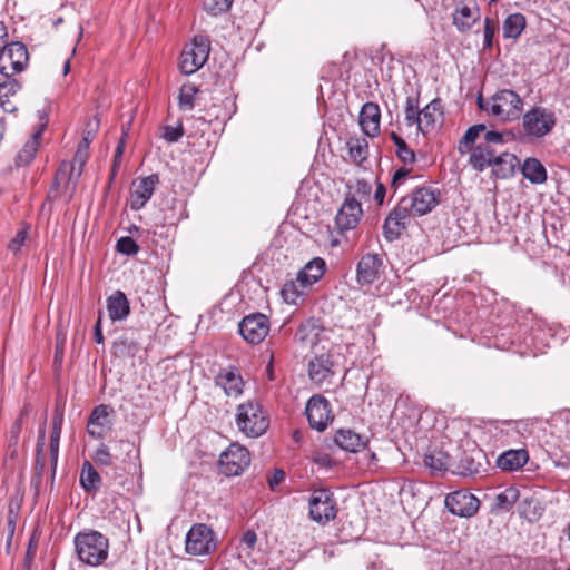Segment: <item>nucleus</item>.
Instances as JSON below:
<instances>
[{"label": "nucleus", "mask_w": 570, "mask_h": 570, "mask_svg": "<svg viewBox=\"0 0 570 570\" xmlns=\"http://www.w3.org/2000/svg\"><path fill=\"white\" fill-rule=\"evenodd\" d=\"M61 180H66L67 184L69 183V178H67V173H66V170H62V169L58 170L56 174L55 181H53V188H58Z\"/></svg>", "instance_id": "64"}, {"label": "nucleus", "mask_w": 570, "mask_h": 570, "mask_svg": "<svg viewBox=\"0 0 570 570\" xmlns=\"http://www.w3.org/2000/svg\"><path fill=\"white\" fill-rule=\"evenodd\" d=\"M249 464V451L238 443H232L219 456V470L226 476L240 475Z\"/></svg>", "instance_id": "8"}, {"label": "nucleus", "mask_w": 570, "mask_h": 570, "mask_svg": "<svg viewBox=\"0 0 570 570\" xmlns=\"http://www.w3.org/2000/svg\"><path fill=\"white\" fill-rule=\"evenodd\" d=\"M411 169L406 167L399 168L392 177L391 186L394 190L410 176Z\"/></svg>", "instance_id": "56"}, {"label": "nucleus", "mask_w": 570, "mask_h": 570, "mask_svg": "<svg viewBox=\"0 0 570 570\" xmlns=\"http://www.w3.org/2000/svg\"><path fill=\"white\" fill-rule=\"evenodd\" d=\"M116 248L125 255H135L139 252V246L131 237H121L117 240Z\"/></svg>", "instance_id": "48"}, {"label": "nucleus", "mask_w": 570, "mask_h": 570, "mask_svg": "<svg viewBox=\"0 0 570 570\" xmlns=\"http://www.w3.org/2000/svg\"><path fill=\"white\" fill-rule=\"evenodd\" d=\"M450 456L442 451H433L424 455V464L432 473L448 469Z\"/></svg>", "instance_id": "41"}, {"label": "nucleus", "mask_w": 570, "mask_h": 570, "mask_svg": "<svg viewBox=\"0 0 570 570\" xmlns=\"http://www.w3.org/2000/svg\"><path fill=\"white\" fill-rule=\"evenodd\" d=\"M308 504L311 519L320 524H326L337 515L336 500L327 489L314 490Z\"/></svg>", "instance_id": "7"}, {"label": "nucleus", "mask_w": 570, "mask_h": 570, "mask_svg": "<svg viewBox=\"0 0 570 570\" xmlns=\"http://www.w3.org/2000/svg\"><path fill=\"white\" fill-rule=\"evenodd\" d=\"M420 116V131L423 135H426L435 128L436 122L441 117V112H439V101L433 100L429 105H426L421 110Z\"/></svg>", "instance_id": "34"}, {"label": "nucleus", "mask_w": 570, "mask_h": 570, "mask_svg": "<svg viewBox=\"0 0 570 570\" xmlns=\"http://www.w3.org/2000/svg\"><path fill=\"white\" fill-rule=\"evenodd\" d=\"M382 271V257L379 254L367 253L357 263L356 282L361 286L371 285L379 279Z\"/></svg>", "instance_id": "15"}, {"label": "nucleus", "mask_w": 570, "mask_h": 570, "mask_svg": "<svg viewBox=\"0 0 570 570\" xmlns=\"http://www.w3.org/2000/svg\"><path fill=\"white\" fill-rule=\"evenodd\" d=\"M28 59L27 47L22 42H11L0 52V72L3 76H13L21 72Z\"/></svg>", "instance_id": "10"}, {"label": "nucleus", "mask_w": 570, "mask_h": 570, "mask_svg": "<svg viewBox=\"0 0 570 570\" xmlns=\"http://www.w3.org/2000/svg\"><path fill=\"white\" fill-rule=\"evenodd\" d=\"M371 193H372L371 183H368L364 179L356 180L355 186H354V196L353 197L356 196L362 199H366L371 196Z\"/></svg>", "instance_id": "55"}, {"label": "nucleus", "mask_w": 570, "mask_h": 570, "mask_svg": "<svg viewBox=\"0 0 570 570\" xmlns=\"http://www.w3.org/2000/svg\"><path fill=\"white\" fill-rule=\"evenodd\" d=\"M210 52V40L208 37L197 35L193 41L185 46L179 67L183 73L191 75L199 70L207 61Z\"/></svg>", "instance_id": "5"}, {"label": "nucleus", "mask_w": 570, "mask_h": 570, "mask_svg": "<svg viewBox=\"0 0 570 570\" xmlns=\"http://www.w3.org/2000/svg\"><path fill=\"white\" fill-rule=\"evenodd\" d=\"M98 128H99V119L97 117H94L92 119H90L87 122L86 128L83 129V132H82V139L78 145V149H77V153L75 156L76 160H79L80 164H83L86 161L87 149L89 148L90 142L95 138L96 132L98 131Z\"/></svg>", "instance_id": "33"}, {"label": "nucleus", "mask_w": 570, "mask_h": 570, "mask_svg": "<svg viewBox=\"0 0 570 570\" xmlns=\"http://www.w3.org/2000/svg\"><path fill=\"white\" fill-rule=\"evenodd\" d=\"M22 425L20 423H13L11 431H10V444L17 445L19 442V435L21 432Z\"/></svg>", "instance_id": "61"}, {"label": "nucleus", "mask_w": 570, "mask_h": 570, "mask_svg": "<svg viewBox=\"0 0 570 570\" xmlns=\"http://www.w3.org/2000/svg\"><path fill=\"white\" fill-rule=\"evenodd\" d=\"M522 174L532 184H543L547 180V170L537 158H527L524 160Z\"/></svg>", "instance_id": "37"}, {"label": "nucleus", "mask_w": 570, "mask_h": 570, "mask_svg": "<svg viewBox=\"0 0 570 570\" xmlns=\"http://www.w3.org/2000/svg\"><path fill=\"white\" fill-rule=\"evenodd\" d=\"M107 311L114 322L122 321L129 315L130 305L124 292L116 291L107 298Z\"/></svg>", "instance_id": "28"}, {"label": "nucleus", "mask_w": 570, "mask_h": 570, "mask_svg": "<svg viewBox=\"0 0 570 570\" xmlns=\"http://www.w3.org/2000/svg\"><path fill=\"white\" fill-rule=\"evenodd\" d=\"M529 461L528 451L524 449L508 450L499 455L497 459V465L502 471H517L524 466Z\"/></svg>", "instance_id": "27"}, {"label": "nucleus", "mask_w": 570, "mask_h": 570, "mask_svg": "<svg viewBox=\"0 0 570 570\" xmlns=\"http://www.w3.org/2000/svg\"><path fill=\"white\" fill-rule=\"evenodd\" d=\"M325 268V261L321 257H315L298 272V281L311 287L322 278Z\"/></svg>", "instance_id": "29"}, {"label": "nucleus", "mask_w": 570, "mask_h": 570, "mask_svg": "<svg viewBox=\"0 0 570 570\" xmlns=\"http://www.w3.org/2000/svg\"><path fill=\"white\" fill-rule=\"evenodd\" d=\"M362 216L361 203L355 197H346L336 214L335 223L340 232L350 230L358 225Z\"/></svg>", "instance_id": "17"}, {"label": "nucleus", "mask_w": 570, "mask_h": 570, "mask_svg": "<svg viewBox=\"0 0 570 570\" xmlns=\"http://www.w3.org/2000/svg\"><path fill=\"white\" fill-rule=\"evenodd\" d=\"M333 366L334 364L330 354L316 355L308 364L309 379L318 386L331 384L334 376Z\"/></svg>", "instance_id": "19"}, {"label": "nucleus", "mask_w": 570, "mask_h": 570, "mask_svg": "<svg viewBox=\"0 0 570 570\" xmlns=\"http://www.w3.org/2000/svg\"><path fill=\"white\" fill-rule=\"evenodd\" d=\"M45 441H46V419L43 420L42 424L39 428L38 440H37V445H36L37 464H40L41 468L45 464L41 461L42 460V454H43Z\"/></svg>", "instance_id": "54"}, {"label": "nucleus", "mask_w": 570, "mask_h": 570, "mask_svg": "<svg viewBox=\"0 0 570 570\" xmlns=\"http://www.w3.org/2000/svg\"><path fill=\"white\" fill-rule=\"evenodd\" d=\"M233 0H203V8L206 12L218 16L232 7Z\"/></svg>", "instance_id": "47"}, {"label": "nucleus", "mask_w": 570, "mask_h": 570, "mask_svg": "<svg viewBox=\"0 0 570 570\" xmlns=\"http://www.w3.org/2000/svg\"><path fill=\"white\" fill-rule=\"evenodd\" d=\"M41 136H42V128H39L26 141L23 147L17 154V157H16L17 166H26V165H29L33 160V158L36 157V154L38 151L39 141L41 139Z\"/></svg>", "instance_id": "30"}, {"label": "nucleus", "mask_w": 570, "mask_h": 570, "mask_svg": "<svg viewBox=\"0 0 570 570\" xmlns=\"http://www.w3.org/2000/svg\"><path fill=\"white\" fill-rule=\"evenodd\" d=\"M114 350L117 355H135L138 350V344L128 337H120L114 343Z\"/></svg>", "instance_id": "46"}, {"label": "nucleus", "mask_w": 570, "mask_h": 570, "mask_svg": "<svg viewBox=\"0 0 570 570\" xmlns=\"http://www.w3.org/2000/svg\"><path fill=\"white\" fill-rule=\"evenodd\" d=\"M217 386L229 397H238L243 393L244 381L236 368H224L215 377Z\"/></svg>", "instance_id": "21"}, {"label": "nucleus", "mask_w": 570, "mask_h": 570, "mask_svg": "<svg viewBox=\"0 0 570 570\" xmlns=\"http://www.w3.org/2000/svg\"><path fill=\"white\" fill-rule=\"evenodd\" d=\"M257 541V535L254 531L248 530L242 535V542L249 549H253Z\"/></svg>", "instance_id": "60"}, {"label": "nucleus", "mask_w": 570, "mask_h": 570, "mask_svg": "<svg viewBox=\"0 0 570 570\" xmlns=\"http://www.w3.org/2000/svg\"><path fill=\"white\" fill-rule=\"evenodd\" d=\"M27 239V230L26 229H21L19 230L16 236L13 237V239L10 242L9 244V248L13 252V253H17L20 250V248L22 247V245L24 244Z\"/></svg>", "instance_id": "58"}, {"label": "nucleus", "mask_w": 570, "mask_h": 570, "mask_svg": "<svg viewBox=\"0 0 570 570\" xmlns=\"http://www.w3.org/2000/svg\"><path fill=\"white\" fill-rule=\"evenodd\" d=\"M305 412L309 426L320 432L333 421L331 404L321 395H314L307 401Z\"/></svg>", "instance_id": "12"}, {"label": "nucleus", "mask_w": 570, "mask_h": 570, "mask_svg": "<svg viewBox=\"0 0 570 570\" xmlns=\"http://www.w3.org/2000/svg\"><path fill=\"white\" fill-rule=\"evenodd\" d=\"M525 28V18L522 13L509 14L503 21V37L518 38Z\"/></svg>", "instance_id": "39"}, {"label": "nucleus", "mask_w": 570, "mask_h": 570, "mask_svg": "<svg viewBox=\"0 0 570 570\" xmlns=\"http://www.w3.org/2000/svg\"><path fill=\"white\" fill-rule=\"evenodd\" d=\"M519 160L515 155L500 151L495 158L494 164L491 166V175L494 179H507L512 177Z\"/></svg>", "instance_id": "26"}, {"label": "nucleus", "mask_w": 570, "mask_h": 570, "mask_svg": "<svg viewBox=\"0 0 570 570\" xmlns=\"http://www.w3.org/2000/svg\"><path fill=\"white\" fill-rule=\"evenodd\" d=\"M114 410L105 404L96 406L87 423V432L94 439H104L112 429Z\"/></svg>", "instance_id": "14"}, {"label": "nucleus", "mask_w": 570, "mask_h": 570, "mask_svg": "<svg viewBox=\"0 0 570 570\" xmlns=\"http://www.w3.org/2000/svg\"><path fill=\"white\" fill-rule=\"evenodd\" d=\"M78 559L90 567L105 563L109 556V540L96 530H86L76 534L73 539Z\"/></svg>", "instance_id": "1"}, {"label": "nucleus", "mask_w": 570, "mask_h": 570, "mask_svg": "<svg viewBox=\"0 0 570 570\" xmlns=\"http://www.w3.org/2000/svg\"><path fill=\"white\" fill-rule=\"evenodd\" d=\"M4 77L6 80L0 83V107L3 108L4 111L12 112L16 110V107L10 102L9 98L14 96L21 86L13 76Z\"/></svg>", "instance_id": "36"}, {"label": "nucleus", "mask_w": 570, "mask_h": 570, "mask_svg": "<svg viewBox=\"0 0 570 570\" xmlns=\"http://www.w3.org/2000/svg\"><path fill=\"white\" fill-rule=\"evenodd\" d=\"M519 499V490L510 487L504 491L500 492L495 497V509L500 511H509Z\"/></svg>", "instance_id": "44"}, {"label": "nucleus", "mask_w": 570, "mask_h": 570, "mask_svg": "<svg viewBox=\"0 0 570 570\" xmlns=\"http://www.w3.org/2000/svg\"><path fill=\"white\" fill-rule=\"evenodd\" d=\"M413 216L400 199L395 208L387 215L383 225V234L386 240L393 242L400 237L406 228L409 217Z\"/></svg>", "instance_id": "16"}, {"label": "nucleus", "mask_w": 570, "mask_h": 570, "mask_svg": "<svg viewBox=\"0 0 570 570\" xmlns=\"http://www.w3.org/2000/svg\"><path fill=\"white\" fill-rule=\"evenodd\" d=\"M381 110L377 104L366 102L360 112V126L368 137H376L381 131Z\"/></svg>", "instance_id": "20"}, {"label": "nucleus", "mask_w": 570, "mask_h": 570, "mask_svg": "<svg viewBox=\"0 0 570 570\" xmlns=\"http://www.w3.org/2000/svg\"><path fill=\"white\" fill-rule=\"evenodd\" d=\"M307 288L308 287L304 283L298 281L297 276L296 279L287 281L283 285L281 295L287 304L296 305L301 299H303Z\"/></svg>", "instance_id": "38"}, {"label": "nucleus", "mask_w": 570, "mask_h": 570, "mask_svg": "<svg viewBox=\"0 0 570 570\" xmlns=\"http://www.w3.org/2000/svg\"><path fill=\"white\" fill-rule=\"evenodd\" d=\"M421 111L419 110V104L417 100L407 97L406 104H405V120L407 126H414L416 125L417 130L420 131V116Z\"/></svg>", "instance_id": "45"}, {"label": "nucleus", "mask_w": 570, "mask_h": 570, "mask_svg": "<svg viewBox=\"0 0 570 570\" xmlns=\"http://www.w3.org/2000/svg\"><path fill=\"white\" fill-rule=\"evenodd\" d=\"M236 426L248 438L263 435L269 426V417L262 404L254 400L240 403L236 409Z\"/></svg>", "instance_id": "2"}, {"label": "nucleus", "mask_w": 570, "mask_h": 570, "mask_svg": "<svg viewBox=\"0 0 570 570\" xmlns=\"http://www.w3.org/2000/svg\"><path fill=\"white\" fill-rule=\"evenodd\" d=\"M94 460L100 465L110 466L114 462V458L110 453L109 448L101 443L95 451Z\"/></svg>", "instance_id": "49"}, {"label": "nucleus", "mask_w": 570, "mask_h": 570, "mask_svg": "<svg viewBox=\"0 0 570 570\" xmlns=\"http://www.w3.org/2000/svg\"><path fill=\"white\" fill-rule=\"evenodd\" d=\"M184 136V127L179 124L176 127H164L163 138L168 142H176Z\"/></svg>", "instance_id": "53"}, {"label": "nucleus", "mask_w": 570, "mask_h": 570, "mask_svg": "<svg viewBox=\"0 0 570 570\" xmlns=\"http://www.w3.org/2000/svg\"><path fill=\"white\" fill-rule=\"evenodd\" d=\"M334 441L342 450L356 453L364 450L367 445V439L350 429L336 431Z\"/></svg>", "instance_id": "23"}, {"label": "nucleus", "mask_w": 570, "mask_h": 570, "mask_svg": "<svg viewBox=\"0 0 570 570\" xmlns=\"http://www.w3.org/2000/svg\"><path fill=\"white\" fill-rule=\"evenodd\" d=\"M468 153L470 154L469 164L478 171H483L491 167L499 154L495 147H489L481 141Z\"/></svg>", "instance_id": "22"}, {"label": "nucleus", "mask_w": 570, "mask_h": 570, "mask_svg": "<svg viewBox=\"0 0 570 570\" xmlns=\"http://www.w3.org/2000/svg\"><path fill=\"white\" fill-rule=\"evenodd\" d=\"M346 147L348 150L350 158L355 164H362L367 159L368 156V142L365 137L351 136L346 140Z\"/></svg>", "instance_id": "32"}, {"label": "nucleus", "mask_w": 570, "mask_h": 570, "mask_svg": "<svg viewBox=\"0 0 570 570\" xmlns=\"http://www.w3.org/2000/svg\"><path fill=\"white\" fill-rule=\"evenodd\" d=\"M385 194V186L382 183L376 181V189L374 191L373 199L377 203V205H382L384 203Z\"/></svg>", "instance_id": "59"}, {"label": "nucleus", "mask_w": 570, "mask_h": 570, "mask_svg": "<svg viewBox=\"0 0 570 570\" xmlns=\"http://www.w3.org/2000/svg\"><path fill=\"white\" fill-rule=\"evenodd\" d=\"M557 125L556 114L542 106H534L522 117L523 132L531 138H543L549 135Z\"/></svg>", "instance_id": "4"}, {"label": "nucleus", "mask_w": 570, "mask_h": 570, "mask_svg": "<svg viewBox=\"0 0 570 570\" xmlns=\"http://www.w3.org/2000/svg\"><path fill=\"white\" fill-rule=\"evenodd\" d=\"M479 106L500 120L513 121L522 114L523 100L515 91L503 89L495 92L487 104L479 98Z\"/></svg>", "instance_id": "3"}, {"label": "nucleus", "mask_w": 570, "mask_h": 570, "mask_svg": "<svg viewBox=\"0 0 570 570\" xmlns=\"http://www.w3.org/2000/svg\"><path fill=\"white\" fill-rule=\"evenodd\" d=\"M31 413V406L29 404H26L22 410L20 411V414L18 416V419L16 420V423H20L21 425L23 424V421L29 417Z\"/></svg>", "instance_id": "63"}, {"label": "nucleus", "mask_w": 570, "mask_h": 570, "mask_svg": "<svg viewBox=\"0 0 570 570\" xmlns=\"http://www.w3.org/2000/svg\"><path fill=\"white\" fill-rule=\"evenodd\" d=\"M481 142L489 147H495L498 145H503L505 142V139L503 132L495 130H485L483 140Z\"/></svg>", "instance_id": "52"}, {"label": "nucleus", "mask_w": 570, "mask_h": 570, "mask_svg": "<svg viewBox=\"0 0 570 570\" xmlns=\"http://www.w3.org/2000/svg\"><path fill=\"white\" fill-rule=\"evenodd\" d=\"M79 482L83 490L89 493H95L100 488L101 478L89 461L82 464Z\"/></svg>", "instance_id": "35"}, {"label": "nucleus", "mask_w": 570, "mask_h": 570, "mask_svg": "<svg viewBox=\"0 0 570 570\" xmlns=\"http://www.w3.org/2000/svg\"><path fill=\"white\" fill-rule=\"evenodd\" d=\"M321 328L314 321H306L299 325L295 340L305 346L313 347L320 341Z\"/></svg>", "instance_id": "31"}, {"label": "nucleus", "mask_w": 570, "mask_h": 570, "mask_svg": "<svg viewBox=\"0 0 570 570\" xmlns=\"http://www.w3.org/2000/svg\"><path fill=\"white\" fill-rule=\"evenodd\" d=\"M63 425V409L59 405L56 406L52 416V431L50 435V461L51 469L55 472L59 455V443Z\"/></svg>", "instance_id": "24"}, {"label": "nucleus", "mask_w": 570, "mask_h": 570, "mask_svg": "<svg viewBox=\"0 0 570 570\" xmlns=\"http://www.w3.org/2000/svg\"><path fill=\"white\" fill-rule=\"evenodd\" d=\"M94 338L97 344L104 343V335H102V328H101V316L98 317V320L95 324Z\"/></svg>", "instance_id": "62"}, {"label": "nucleus", "mask_w": 570, "mask_h": 570, "mask_svg": "<svg viewBox=\"0 0 570 570\" xmlns=\"http://www.w3.org/2000/svg\"><path fill=\"white\" fill-rule=\"evenodd\" d=\"M498 26L497 22L490 18H485L484 20V39H483V49H491L493 45V37L497 32Z\"/></svg>", "instance_id": "50"}, {"label": "nucleus", "mask_w": 570, "mask_h": 570, "mask_svg": "<svg viewBox=\"0 0 570 570\" xmlns=\"http://www.w3.org/2000/svg\"><path fill=\"white\" fill-rule=\"evenodd\" d=\"M198 88L194 83H184L178 96L179 108L184 111L191 110L195 107V97Z\"/></svg>", "instance_id": "43"}, {"label": "nucleus", "mask_w": 570, "mask_h": 570, "mask_svg": "<svg viewBox=\"0 0 570 570\" xmlns=\"http://www.w3.org/2000/svg\"><path fill=\"white\" fill-rule=\"evenodd\" d=\"M485 129V125L483 124L471 126L459 141V153L461 155L468 154V151L475 146V141L479 138L480 134L484 132Z\"/></svg>", "instance_id": "40"}, {"label": "nucleus", "mask_w": 570, "mask_h": 570, "mask_svg": "<svg viewBox=\"0 0 570 570\" xmlns=\"http://www.w3.org/2000/svg\"><path fill=\"white\" fill-rule=\"evenodd\" d=\"M159 177L156 174L132 181L130 190V207L132 210L141 209L151 198Z\"/></svg>", "instance_id": "18"}, {"label": "nucleus", "mask_w": 570, "mask_h": 570, "mask_svg": "<svg viewBox=\"0 0 570 570\" xmlns=\"http://www.w3.org/2000/svg\"><path fill=\"white\" fill-rule=\"evenodd\" d=\"M216 533L204 523L194 524L186 534L185 551L191 556H208L217 549Z\"/></svg>", "instance_id": "6"}, {"label": "nucleus", "mask_w": 570, "mask_h": 570, "mask_svg": "<svg viewBox=\"0 0 570 570\" xmlns=\"http://www.w3.org/2000/svg\"><path fill=\"white\" fill-rule=\"evenodd\" d=\"M391 139L396 147V156L404 165H411L415 161V153L409 147L406 141L396 135L395 132L391 134Z\"/></svg>", "instance_id": "42"}, {"label": "nucleus", "mask_w": 570, "mask_h": 570, "mask_svg": "<svg viewBox=\"0 0 570 570\" xmlns=\"http://www.w3.org/2000/svg\"><path fill=\"white\" fill-rule=\"evenodd\" d=\"M481 463L475 462L473 458L465 456L461 460L460 474L462 475H474L480 472Z\"/></svg>", "instance_id": "51"}, {"label": "nucleus", "mask_w": 570, "mask_h": 570, "mask_svg": "<svg viewBox=\"0 0 570 570\" xmlns=\"http://www.w3.org/2000/svg\"><path fill=\"white\" fill-rule=\"evenodd\" d=\"M239 334L249 344L261 343L269 333V320L262 313L245 316L238 325Z\"/></svg>", "instance_id": "11"}, {"label": "nucleus", "mask_w": 570, "mask_h": 570, "mask_svg": "<svg viewBox=\"0 0 570 570\" xmlns=\"http://www.w3.org/2000/svg\"><path fill=\"white\" fill-rule=\"evenodd\" d=\"M445 505L452 514L470 518L478 512L480 501L471 492L459 490L446 495Z\"/></svg>", "instance_id": "13"}, {"label": "nucleus", "mask_w": 570, "mask_h": 570, "mask_svg": "<svg viewBox=\"0 0 570 570\" xmlns=\"http://www.w3.org/2000/svg\"><path fill=\"white\" fill-rule=\"evenodd\" d=\"M480 19V10L476 3L473 6L462 4L453 13V24L459 31H469Z\"/></svg>", "instance_id": "25"}, {"label": "nucleus", "mask_w": 570, "mask_h": 570, "mask_svg": "<svg viewBox=\"0 0 570 570\" xmlns=\"http://www.w3.org/2000/svg\"><path fill=\"white\" fill-rule=\"evenodd\" d=\"M285 480V472L282 469H275L268 476L267 483L271 490H275Z\"/></svg>", "instance_id": "57"}, {"label": "nucleus", "mask_w": 570, "mask_h": 570, "mask_svg": "<svg viewBox=\"0 0 570 570\" xmlns=\"http://www.w3.org/2000/svg\"><path fill=\"white\" fill-rule=\"evenodd\" d=\"M413 216H422L430 213L440 202V191L430 187H421L410 195L401 198Z\"/></svg>", "instance_id": "9"}]
</instances>
